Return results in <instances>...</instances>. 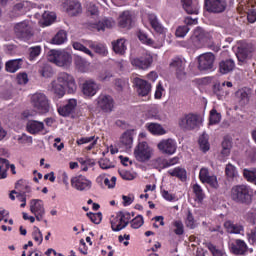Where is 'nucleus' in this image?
<instances>
[{
  "label": "nucleus",
  "mask_w": 256,
  "mask_h": 256,
  "mask_svg": "<svg viewBox=\"0 0 256 256\" xmlns=\"http://www.w3.org/2000/svg\"><path fill=\"white\" fill-rule=\"evenodd\" d=\"M77 88L74 76L65 72L59 73L56 79L51 82V91L57 98H63L66 92L69 95H74Z\"/></svg>",
  "instance_id": "obj_1"
},
{
  "label": "nucleus",
  "mask_w": 256,
  "mask_h": 256,
  "mask_svg": "<svg viewBox=\"0 0 256 256\" xmlns=\"http://www.w3.org/2000/svg\"><path fill=\"white\" fill-rule=\"evenodd\" d=\"M253 188L248 185H236L231 189V200L239 203L249 205L252 203Z\"/></svg>",
  "instance_id": "obj_2"
},
{
  "label": "nucleus",
  "mask_w": 256,
  "mask_h": 256,
  "mask_svg": "<svg viewBox=\"0 0 256 256\" xmlns=\"http://www.w3.org/2000/svg\"><path fill=\"white\" fill-rule=\"evenodd\" d=\"M33 108L34 113L39 115H46L50 113L52 109L51 101L48 96L42 92L33 94Z\"/></svg>",
  "instance_id": "obj_3"
},
{
  "label": "nucleus",
  "mask_w": 256,
  "mask_h": 256,
  "mask_svg": "<svg viewBox=\"0 0 256 256\" xmlns=\"http://www.w3.org/2000/svg\"><path fill=\"white\" fill-rule=\"evenodd\" d=\"M48 61L58 67L68 69L72 64V56L66 51L51 50L48 55Z\"/></svg>",
  "instance_id": "obj_4"
},
{
  "label": "nucleus",
  "mask_w": 256,
  "mask_h": 256,
  "mask_svg": "<svg viewBox=\"0 0 256 256\" xmlns=\"http://www.w3.org/2000/svg\"><path fill=\"white\" fill-rule=\"evenodd\" d=\"M132 219V215L128 211H119L116 216L110 218L111 228L114 232H120L125 229Z\"/></svg>",
  "instance_id": "obj_5"
},
{
  "label": "nucleus",
  "mask_w": 256,
  "mask_h": 256,
  "mask_svg": "<svg viewBox=\"0 0 256 256\" xmlns=\"http://www.w3.org/2000/svg\"><path fill=\"white\" fill-rule=\"evenodd\" d=\"M32 31L31 24L27 20L19 22L14 26L15 36L22 41H29L33 35Z\"/></svg>",
  "instance_id": "obj_6"
},
{
  "label": "nucleus",
  "mask_w": 256,
  "mask_h": 256,
  "mask_svg": "<svg viewBox=\"0 0 256 256\" xmlns=\"http://www.w3.org/2000/svg\"><path fill=\"white\" fill-rule=\"evenodd\" d=\"M154 58L149 54H145L139 57H131L130 64L135 67L136 70H148L153 64Z\"/></svg>",
  "instance_id": "obj_7"
},
{
  "label": "nucleus",
  "mask_w": 256,
  "mask_h": 256,
  "mask_svg": "<svg viewBox=\"0 0 256 256\" xmlns=\"http://www.w3.org/2000/svg\"><path fill=\"white\" fill-rule=\"evenodd\" d=\"M204 9L208 13L222 14L227 9V0H204Z\"/></svg>",
  "instance_id": "obj_8"
},
{
  "label": "nucleus",
  "mask_w": 256,
  "mask_h": 256,
  "mask_svg": "<svg viewBox=\"0 0 256 256\" xmlns=\"http://www.w3.org/2000/svg\"><path fill=\"white\" fill-rule=\"evenodd\" d=\"M185 64V60H183L181 57H174L169 63L170 70L175 73L176 78L179 80L186 78L187 73L185 72Z\"/></svg>",
  "instance_id": "obj_9"
},
{
  "label": "nucleus",
  "mask_w": 256,
  "mask_h": 256,
  "mask_svg": "<svg viewBox=\"0 0 256 256\" xmlns=\"http://www.w3.org/2000/svg\"><path fill=\"white\" fill-rule=\"evenodd\" d=\"M178 123L182 129L194 130L199 127V116L194 113L184 114V116L179 119Z\"/></svg>",
  "instance_id": "obj_10"
},
{
  "label": "nucleus",
  "mask_w": 256,
  "mask_h": 256,
  "mask_svg": "<svg viewBox=\"0 0 256 256\" xmlns=\"http://www.w3.org/2000/svg\"><path fill=\"white\" fill-rule=\"evenodd\" d=\"M135 159L140 163L149 161L152 156V149L149 147L147 142H140L134 151Z\"/></svg>",
  "instance_id": "obj_11"
},
{
  "label": "nucleus",
  "mask_w": 256,
  "mask_h": 256,
  "mask_svg": "<svg viewBox=\"0 0 256 256\" xmlns=\"http://www.w3.org/2000/svg\"><path fill=\"white\" fill-rule=\"evenodd\" d=\"M33 8V3L27 0L17 2L10 11V17L17 18L26 15Z\"/></svg>",
  "instance_id": "obj_12"
},
{
  "label": "nucleus",
  "mask_w": 256,
  "mask_h": 256,
  "mask_svg": "<svg viewBox=\"0 0 256 256\" xmlns=\"http://www.w3.org/2000/svg\"><path fill=\"white\" fill-rule=\"evenodd\" d=\"M115 106V100L111 95L100 94L97 98V107L102 110L103 113H112Z\"/></svg>",
  "instance_id": "obj_13"
},
{
  "label": "nucleus",
  "mask_w": 256,
  "mask_h": 256,
  "mask_svg": "<svg viewBox=\"0 0 256 256\" xmlns=\"http://www.w3.org/2000/svg\"><path fill=\"white\" fill-rule=\"evenodd\" d=\"M215 55L204 53L198 57V69L200 71H212L215 63Z\"/></svg>",
  "instance_id": "obj_14"
},
{
  "label": "nucleus",
  "mask_w": 256,
  "mask_h": 256,
  "mask_svg": "<svg viewBox=\"0 0 256 256\" xmlns=\"http://www.w3.org/2000/svg\"><path fill=\"white\" fill-rule=\"evenodd\" d=\"M71 185L73 189L78 191H89L92 188L91 180L87 179L84 175L73 176Z\"/></svg>",
  "instance_id": "obj_15"
},
{
  "label": "nucleus",
  "mask_w": 256,
  "mask_h": 256,
  "mask_svg": "<svg viewBox=\"0 0 256 256\" xmlns=\"http://www.w3.org/2000/svg\"><path fill=\"white\" fill-rule=\"evenodd\" d=\"M229 251L234 255L243 256L249 252V246L245 241L237 238L229 243Z\"/></svg>",
  "instance_id": "obj_16"
},
{
  "label": "nucleus",
  "mask_w": 256,
  "mask_h": 256,
  "mask_svg": "<svg viewBox=\"0 0 256 256\" xmlns=\"http://www.w3.org/2000/svg\"><path fill=\"white\" fill-rule=\"evenodd\" d=\"M157 148L162 154L174 155L177 151V143L173 138H167L157 144Z\"/></svg>",
  "instance_id": "obj_17"
},
{
  "label": "nucleus",
  "mask_w": 256,
  "mask_h": 256,
  "mask_svg": "<svg viewBox=\"0 0 256 256\" xmlns=\"http://www.w3.org/2000/svg\"><path fill=\"white\" fill-rule=\"evenodd\" d=\"M198 178L201 183L208 184L213 189H217L219 186L216 175H210L208 168H201Z\"/></svg>",
  "instance_id": "obj_18"
},
{
  "label": "nucleus",
  "mask_w": 256,
  "mask_h": 256,
  "mask_svg": "<svg viewBox=\"0 0 256 256\" xmlns=\"http://www.w3.org/2000/svg\"><path fill=\"white\" fill-rule=\"evenodd\" d=\"M15 189L17 190H12L9 197L12 201H15V195L17 199H20L21 201H25V194L29 193L31 191V187L25 185V182L23 180H19L16 183Z\"/></svg>",
  "instance_id": "obj_19"
},
{
  "label": "nucleus",
  "mask_w": 256,
  "mask_h": 256,
  "mask_svg": "<svg viewBox=\"0 0 256 256\" xmlns=\"http://www.w3.org/2000/svg\"><path fill=\"white\" fill-rule=\"evenodd\" d=\"M63 9L69 16H78L82 13L81 2L78 0H65L63 2Z\"/></svg>",
  "instance_id": "obj_20"
},
{
  "label": "nucleus",
  "mask_w": 256,
  "mask_h": 256,
  "mask_svg": "<svg viewBox=\"0 0 256 256\" xmlns=\"http://www.w3.org/2000/svg\"><path fill=\"white\" fill-rule=\"evenodd\" d=\"M77 107V100L71 98L66 100V103L57 107V112L63 117H68L75 113Z\"/></svg>",
  "instance_id": "obj_21"
},
{
  "label": "nucleus",
  "mask_w": 256,
  "mask_h": 256,
  "mask_svg": "<svg viewBox=\"0 0 256 256\" xmlns=\"http://www.w3.org/2000/svg\"><path fill=\"white\" fill-rule=\"evenodd\" d=\"M133 83L135 85L136 91L139 96L141 97L149 96L152 90V85L149 84L148 81L140 78H135Z\"/></svg>",
  "instance_id": "obj_22"
},
{
  "label": "nucleus",
  "mask_w": 256,
  "mask_h": 256,
  "mask_svg": "<svg viewBox=\"0 0 256 256\" xmlns=\"http://www.w3.org/2000/svg\"><path fill=\"white\" fill-rule=\"evenodd\" d=\"M99 91V85H97V82L89 79L83 82L82 84V93L86 97H93L97 95V92Z\"/></svg>",
  "instance_id": "obj_23"
},
{
  "label": "nucleus",
  "mask_w": 256,
  "mask_h": 256,
  "mask_svg": "<svg viewBox=\"0 0 256 256\" xmlns=\"http://www.w3.org/2000/svg\"><path fill=\"white\" fill-rule=\"evenodd\" d=\"M182 7L189 15H198L200 6L198 0H182Z\"/></svg>",
  "instance_id": "obj_24"
},
{
  "label": "nucleus",
  "mask_w": 256,
  "mask_h": 256,
  "mask_svg": "<svg viewBox=\"0 0 256 256\" xmlns=\"http://www.w3.org/2000/svg\"><path fill=\"white\" fill-rule=\"evenodd\" d=\"M235 66V61H233L232 58H228L226 60H222L221 62H219L218 70L221 74H228L230 72H233Z\"/></svg>",
  "instance_id": "obj_25"
},
{
  "label": "nucleus",
  "mask_w": 256,
  "mask_h": 256,
  "mask_svg": "<svg viewBox=\"0 0 256 256\" xmlns=\"http://www.w3.org/2000/svg\"><path fill=\"white\" fill-rule=\"evenodd\" d=\"M33 213L37 221H42L45 216V207L42 200L34 199Z\"/></svg>",
  "instance_id": "obj_26"
},
{
  "label": "nucleus",
  "mask_w": 256,
  "mask_h": 256,
  "mask_svg": "<svg viewBox=\"0 0 256 256\" xmlns=\"http://www.w3.org/2000/svg\"><path fill=\"white\" fill-rule=\"evenodd\" d=\"M35 17L36 18L42 17L40 21L42 27H49L55 21V16H53V14L46 11H43L41 13L35 12Z\"/></svg>",
  "instance_id": "obj_27"
},
{
  "label": "nucleus",
  "mask_w": 256,
  "mask_h": 256,
  "mask_svg": "<svg viewBox=\"0 0 256 256\" xmlns=\"http://www.w3.org/2000/svg\"><path fill=\"white\" fill-rule=\"evenodd\" d=\"M148 20L150 22V26L152 29L156 31V33L164 34L165 28L164 26L159 22L158 17L154 13L148 14Z\"/></svg>",
  "instance_id": "obj_28"
},
{
  "label": "nucleus",
  "mask_w": 256,
  "mask_h": 256,
  "mask_svg": "<svg viewBox=\"0 0 256 256\" xmlns=\"http://www.w3.org/2000/svg\"><path fill=\"white\" fill-rule=\"evenodd\" d=\"M22 66L23 59H13L6 62L5 69L7 73H17V71H19V69H21Z\"/></svg>",
  "instance_id": "obj_29"
},
{
  "label": "nucleus",
  "mask_w": 256,
  "mask_h": 256,
  "mask_svg": "<svg viewBox=\"0 0 256 256\" xmlns=\"http://www.w3.org/2000/svg\"><path fill=\"white\" fill-rule=\"evenodd\" d=\"M133 23V15L130 11H124L120 14L119 26L121 28H131Z\"/></svg>",
  "instance_id": "obj_30"
},
{
  "label": "nucleus",
  "mask_w": 256,
  "mask_h": 256,
  "mask_svg": "<svg viewBox=\"0 0 256 256\" xmlns=\"http://www.w3.org/2000/svg\"><path fill=\"white\" fill-rule=\"evenodd\" d=\"M146 128L148 132H150L153 135L162 136L167 133L165 128L159 123H147Z\"/></svg>",
  "instance_id": "obj_31"
},
{
  "label": "nucleus",
  "mask_w": 256,
  "mask_h": 256,
  "mask_svg": "<svg viewBox=\"0 0 256 256\" xmlns=\"http://www.w3.org/2000/svg\"><path fill=\"white\" fill-rule=\"evenodd\" d=\"M167 173L171 177H176L180 179L182 182H185V180L187 179V171L183 167H175L173 169H169Z\"/></svg>",
  "instance_id": "obj_32"
},
{
  "label": "nucleus",
  "mask_w": 256,
  "mask_h": 256,
  "mask_svg": "<svg viewBox=\"0 0 256 256\" xmlns=\"http://www.w3.org/2000/svg\"><path fill=\"white\" fill-rule=\"evenodd\" d=\"M233 148V138L230 136H224L222 141L221 154L224 157H228L231 154V149Z\"/></svg>",
  "instance_id": "obj_33"
},
{
  "label": "nucleus",
  "mask_w": 256,
  "mask_h": 256,
  "mask_svg": "<svg viewBox=\"0 0 256 256\" xmlns=\"http://www.w3.org/2000/svg\"><path fill=\"white\" fill-rule=\"evenodd\" d=\"M180 163V157L174 156L171 159H158L157 164L161 169H168L171 166L177 165Z\"/></svg>",
  "instance_id": "obj_34"
},
{
  "label": "nucleus",
  "mask_w": 256,
  "mask_h": 256,
  "mask_svg": "<svg viewBox=\"0 0 256 256\" xmlns=\"http://www.w3.org/2000/svg\"><path fill=\"white\" fill-rule=\"evenodd\" d=\"M21 119L26 123V131L33 134V114L29 110H25L21 114Z\"/></svg>",
  "instance_id": "obj_35"
},
{
  "label": "nucleus",
  "mask_w": 256,
  "mask_h": 256,
  "mask_svg": "<svg viewBox=\"0 0 256 256\" xmlns=\"http://www.w3.org/2000/svg\"><path fill=\"white\" fill-rule=\"evenodd\" d=\"M112 47L115 54L123 55L127 51L126 41L123 38L112 42Z\"/></svg>",
  "instance_id": "obj_36"
},
{
  "label": "nucleus",
  "mask_w": 256,
  "mask_h": 256,
  "mask_svg": "<svg viewBox=\"0 0 256 256\" xmlns=\"http://www.w3.org/2000/svg\"><path fill=\"white\" fill-rule=\"evenodd\" d=\"M225 176L229 181H233L239 177L238 169L234 164L228 163L225 166Z\"/></svg>",
  "instance_id": "obj_37"
},
{
  "label": "nucleus",
  "mask_w": 256,
  "mask_h": 256,
  "mask_svg": "<svg viewBox=\"0 0 256 256\" xmlns=\"http://www.w3.org/2000/svg\"><path fill=\"white\" fill-rule=\"evenodd\" d=\"M76 69L81 73H87L90 70V63L82 57L75 58Z\"/></svg>",
  "instance_id": "obj_38"
},
{
  "label": "nucleus",
  "mask_w": 256,
  "mask_h": 256,
  "mask_svg": "<svg viewBox=\"0 0 256 256\" xmlns=\"http://www.w3.org/2000/svg\"><path fill=\"white\" fill-rule=\"evenodd\" d=\"M113 27V20L111 19H103L100 20L98 23L93 24V28L97 29L98 31H104L105 29H111Z\"/></svg>",
  "instance_id": "obj_39"
},
{
  "label": "nucleus",
  "mask_w": 256,
  "mask_h": 256,
  "mask_svg": "<svg viewBox=\"0 0 256 256\" xmlns=\"http://www.w3.org/2000/svg\"><path fill=\"white\" fill-rule=\"evenodd\" d=\"M243 177L247 182L256 185V168H253V169L245 168L243 170Z\"/></svg>",
  "instance_id": "obj_40"
},
{
  "label": "nucleus",
  "mask_w": 256,
  "mask_h": 256,
  "mask_svg": "<svg viewBox=\"0 0 256 256\" xmlns=\"http://www.w3.org/2000/svg\"><path fill=\"white\" fill-rule=\"evenodd\" d=\"M67 40V33L65 30H60L56 33V35L52 38L53 45H63Z\"/></svg>",
  "instance_id": "obj_41"
},
{
  "label": "nucleus",
  "mask_w": 256,
  "mask_h": 256,
  "mask_svg": "<svg viewBox=\"0 0 256 256\" xmlns=\"http://www.w3.org/2000/svg\"><path fill=\"white\" fill-rule=\"evenodd\" d=\"M120 143L122 146L126 148H132L133 145V136L131 132L126 131L120 138Z\"/></svg>",
  "instance_id": "obj_42"
},
{
  "label": "nucleus",
  "mask_w": 256,
  "mask_h": 256,
  "mask_svg": "<svg viewBox=\"0 0 256 256\" xmlns=\"http://www.w3.org/2000/svg\"><path fill=\"white\" fill-rule=\"evenodd\" d=\"M172 227H173V232L177 236H181L185 233V226H184L182 220H173Z\"/></svg>",
  "instance_id": "obj_43"
},
{
  "label": "nucleus",
  "mask_w": 256,
  "mask_h": 256,
  "mask_svg": "<svg viewBox=\"0 0 256 256\" xmlns=\"http://www.w3.org/2000/svg\"><path fill=\"white\" fill-rule=\"evenodd\" d=\"M119 175L123 180L132 181L137 178V173L133 172V170L120 169Z\"/></svg>",
  "instance_id": "obj_44"
},
{
  "label": "nucleus",
  "mask_w": 256,
  "mask_h": 256,
  "mask_svg": "<svg viewBox=\"0 0 256 256\" xmlns=\"http://www.w3.org/2000/svg\"><path fill=\"white\" fill-rule=\"evenodd\" d=\"M48 131L45 130V124L43 122H39V120H33V134H47Z\"/></svg>",
  "instance_id": "obj_45"
},
{
  "label": "nucleus",
  "mask_w": 256,
  "mask_h": 256,
  "mask_svg": "<svg viewBox=\"0 0 256 256\" xmlns=\"http://www.w3.org/2000/svg\"><path fill=\"white\" fill-rule=\"evenodd\" d=\"M224 226L227 228V231L231 234H241L243 232V226L238 224H233L231 222H226Z\"/></svg>",
  "instance_id": "obj_46"
},
{
  "label": "nucleus",
  "mask_w": 256,
  "mask_h": 256,
  "mask_svg": "<svg viewBox=\"0 0 256 256\" xmlns=\"http://www.w3.org/2000/svg\"><path fill=\"white\" fill-rule=\"evenodd\" d=\"M222 119L221 113H218L216 108H212L209 114V124L212 126L220 123Z\"/></svg>",
  "instance_id": "obj_47"
},
{
  "label": "nucleus",
  "mask_w": 256,
  "mask_h": 256,
  "mask_svg": "<svg viewBox=\"0 0 256 256\" xmlns=\"http://www.w3.org/2000/svg\"><path fill=\"white\" fill-rule=\"evenodd\" d=\"M252 53V50L247 48V47H239L238 48V54H237V58L239 61L243 62L245 61L247 58H249V55Z\"/></svg>",
  "instance_id": "obj_48"
},
{
  "label": "nucleus",
  "mask_w": 256,
  "mask_h": 256,
  "mask_svg": "<svg viewBox=\"0 0 256 256\" xmlns=\"http://www.w3.org/2000/svg\"><path fill=\"white\" fill-rule=\"evenodd\" d=\"M7 169H9V160L0 158V179L7 178Z\"/></svg>",
  "instance_id": "obj_49"
},
{
  "label": "nucleus",
  "mask_w": 256,
  "mask_h": 256,
  "mask_svg": "<svg viewBox=\"0 0 256 256\" xmlns=\"http://www.w3.org/2000/svg\"><path fill=\"white\" fill-rule=\"evenodd\" d=\"M198 143L203 152L209 151L210 143H209L208 135H206V134L201 135L199 137Z\"/></svg>",
  "instance_id": "obj_50"
},
{
  "label": "nucleus",
  "mask_w": 256,
  "mask_h": 256,
  "mask_svg": "<svg viewBox=\"0 0 256 256\" xmlns=\"http://www.w3.org/2000/svg\"><path fill=\"white\" fill-rule=\"evenodd\" d=\"M206 247L208 248V251L213 255V256H224L225 252L223 249L217 248L215 244L208 242L206 243Z\"/></svg>",
  "instance_id": "obj_51"
},
{
  "label": "nucleus",
  "mask_w": 256,
  "mask_h": 256,
  "mask_svg": "<svg viewBox=\"0 0 256 256\" xmlns=\"http://www.w3.org/2000/svg\"><path fill=\"white\" fill-rule=\"evenodd\" d=\"M193 192L196 196V201L201 203L203 201V199L205 198V193L203 192L201 185H199V184L193 185Z\"/></svg>",
  "instance_id": "obj_52"
},
{
  "label": "nucleus",
  "mask_w": 256,
  "mask_h": 256,
  "mask_svg": "<svg viewBox=\"0 0 256 256\" xmlns=\"http://www.w3.org/2000/svg\"><path fill=\"white\" fill-rule=\"evenodd\" d=\"M131 228L139 229L144 225V217L141 215L136 216L130 221Z\"/></svg>",
  "instance_id": "obj_53"
},
{
  "label": "nucleus",
  "mask_w": 256,
  "mask_h": 256,
  "mask_svg": "<svg viewBox=\"0 0 256 256\" xmlns=\"http://www.w3.org/2000/svg\"><path fill=\"white\" fill-rule=\"evenodd\" d=\"M88 219L93 222L95 225H100L102 222V213H93V212H88L87 213Z\"/></svg>",
  "instance_id": "obj_54"
},
{
  "label": "nucleus",
  "mask_w": 256,
  "mask_h": 256,
  "mask_svg": "<svg viewBox=\"0 0 256 256\" xmlns=\"http://www.w3.org/2000/svg\"><path fill=\"white\" fill-rule=\"evenodd\" d=\"M237 96L240 99V104L245 105L249 103V91L242 88L237 92Z\"/></svg>",
  "instance_id": "obj_55"
},
{
  "label": "nucleus",
  "mask_w": 256,
  "mask_h": 256,
  "mask_svg": "<svg viewBox=\"0 0 256 256\" xmlns=\"http://www.w3.org/2000/svg\"><path fill=\"white\" fill-rule=\"evenodd\" d=\"M73 48L76 50V51H80V52H83L87 55H89V57H93V54L91 52L90 49H88L87 47H85V45L81 44L80 42H74L72 44Z\"/></svg>",
  "instance_id": "obj_56"
},
{
  "label": "nucleus",
  "mask_w": 256,
  "mask_h": 256,
  "mask_svg": "<svg viewBox=\"0 0 256 256\" xmlns=\"http://www.w3.org/2000/svg\"><path fill=\"white\" fill-rule=\"evenodd\" d=\"M186 226L190 229H195L197 224H196V219L195 217L193 216V213L191 212V210H188V213H187V218H186Z\"/></svg>",
  "instance_id": "obj_57"
},
{
  "label": "nucleus",
  "mask_w": 256,
  "mask_h": 256,
  "mask_svg": "<svg viewBox=\"0 0 256 256\" xmlns=\"http://www.w3.org/2000/svg\"><path fill=\"white\" fill-rule=\"evenodd\" d=\"M214 94L218 97V99H222L223 96L228 95L227 91H224L223 84L214 85Z\"/></svg>",
  "instance_id": "obj_58"
},
{
  "label": "nucleus",
  "mask_w": 256,
  "mask_h": 256,
  "mask_svg": "<svg viewBox=\"0 0 256 256\" xmlns=\"http://www.w3.org/2000/svg\"><path fill=\"white\" fill-rule=\"evenodd\" d=\"M39 72H40L41 76L45 77V78H51V77H53V74H54V70L50 66H44L43 68H41L39 70Z\"/></svg>",
  "instance_id": "obj_59"
},
{
  "label": "nucleus",
  "mask_w": 256,
  "mask_h": 256,
  "mask_svg": "<svg viewBox=\"0 0 256 256\" xmlns=\"http://www.w3.org/2000/svg\"><path fill=\"white\" fill-rule=\"evenodd\" d=\"M99 166L103 170L113 169L114 164L107 157L99 161Z\"/></svg>",
  "instance_id": "obj_60"
},
{
  "label": "nucleus",
  "mask_w": 256,
  "mask_h": 256,
  "mask_svg": "<svg viewBox=\"0 0 256 256\" xmlns=\"http://www.w3.org/2000/svg\"><path fill=\"white\" fill-rule=\"evenodd\" d=\"M189 26L187 25H182V26H178L176 32H175V35L177 37H185V35H187L189 33Z\"/></svg>",
  "instance_id": "obj_61"
},
{
  "label": "nucleus",
  "mask_w": 256,
  "mask_h": 256,
  "mask_svg": "<svg viewBox=\"0 0 256 256\" xmlns=\"http://www.w3.org/2000/svg\"><path fill=\"white\" fill-rule=\"evenodd\" d=\"M247 240L250 245H256V228H253L250 230V232H247Z\"/></svg>",
  "instance_id": "obj_62"
},
{
  "label": "nucleus",
  "mask_w": 256,
  "mask_h": 256,
  "mask_svg": "<svg viewBox=\"0 0 256 256\" xmlns=\"http://www.w3.org/2000/svg\"><path fill=\"white\" fill-rule=\"evenodd\" d=\"M138 38L142 43H145L146 45H153V41L151 38H148V35L144 34V32L140 31L138 34Z\"/></svg>",
  "instance_id": "obj_63"
},
{
  "label": "nucleus",
  "mask_w": 256,
  "mask_h": 256,
  "mask_svg": "<svg viewBox=\"0 0 256 256\" xmlns=\"http://www.w3.org/2000/svg\"><path fill=\"white\" fill-rule=\"evenodd\" d=\"M163 92H165V88L162 85V82L159 81L158 84L156 85L155 98L156 99H161L162 96H163Z\"/></svg>",
  "instance_id": "obj_64"
}]
</instances>
